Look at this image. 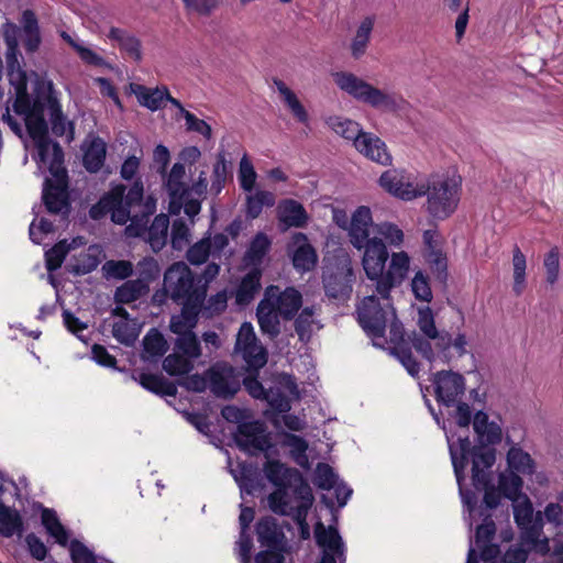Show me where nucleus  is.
I'll return each mask as SVG.
<instances>
[{
  "label": "nucleus",
  "instance_id": "nucleus-1",
  "mask_svg": "<svg viewBox=\"0 0 563 563\" xmlns=\"http://www.w3.org/2000/svg\"><path fill=\"white\" fill-rule=\"evenodd\" d=\"M441 427L445 432L461 500L464 509L470 515V527H472V516L477 503V496L475 492L464 488L463 482L468 461L470 459L472 460V450L479 448V445L472 446L468 434L456 435L446 429L444 422ZM473 429L482 448L490 449L489 445L498 444L501 441V427L495 421H489L488 415L482 410L477 411L473 417Z\"/></svg>",
  "mask_w": 563,
  "mask_h": 563
},
{
  "label": "nucleus",
  "instance_id": "nucleus-2",
  "mask_svg": "<svg viewBox=\"0 0 563 563\" xmlns=\"http://www.w3.org/2000/svg\"><path fill=\"white\" fill-rule=\"evenodd\" d=\"M417 327L418 330L412 331L408 339L415 351L428 362L449 363L468 353L466 333L459 332L452 336L449 331L438 329L430 307L418 308Z\"/></svg>",
  "mask_w": 563,
  "mask_h": 563
},
{
  "label": "nucleus",
  "instance_id": "nucleus-3",
  "mask_svg": "<svg viewBox=\"0 0 563 563\" xmlns=\"http://www.w3.org/2000/svg\"><path fill=\"white\" fill-rule=\"evenodd\" d=\"M12 109L15 114L22 117L26 129L36 122V119L45 120L48 113L52 132L56 136H66L68 142L74 140V123L63 114L58 100V92L49 79H37L32 96L25 89H18Z\"/></svg>",
  "mask_w": 563,
  "mask_h": 563
},
{
  "label": "nucleus",
  "instance_id": "nucleus-4",
  "mask_svg": "<svg viewBox=\"0 0 563 563\" xmlns=\"http://www.w3.org/2000/svg\"><path fill=\"white\" fill-rule=\"evenodd\" d=\"M200 156L201 152L197 146L183 148L179 153L181 163H175L164 179V187L169 197V211L174 214L184 209L189 218H194L201 211V202L208 191L206 172H200L197 180L188 185L185 168V164L194 165Z\"/></svg>",
  "mask_w": 563,
  "mask_h": 563
},
{
  "label": "nucleus",
  "instance_id": "nucleus-5",
  "mask_svg": "<svg viewBox=\"0 0 563 563\" xmlns=\"http://www.w3.org/2000/svg\"><path fill=\"white\" fill-rule=\"evenodd\" d=\"M135 207H142L143 216L153 214L156 210V200L147 197L144 200V186L142 179L136 178L126 192V187L118 184L111 187L96 205L89 214L92 219L99 220L106 214H111V220L117 224H125L128 221L137 223V213H132Z\"/></svg>",
  "mask_w": 563,
  "mask_h": 563
},
{
  "label": "nucleus",
  "instance_id": "nucleus-6",
  "mask_svg": "<svg viewBox=\"0 0 563 563\" xmlns=\"http://www.w3.org/2000/svg\"><path fill=\"white\" fill-rule=\"evenodd\" d=\"M373 227L372 212L368 207H358L351 219L349 230L350 241L357 250H364L362 257L363 269L366 277L374 282L386 267L389 258L386 244L377 236L371 238Z\"/></svg>",
  "mask_w": 563,
  "mask_h": 563
},
{
  "label": "nucleus",
  "instance_id": "nucleus-7",
  "mask_svg": "<svg viewBox=\"0 0 563 563\" xmlns=\"http://www.w3.org/2000/svg\"><path fill=\"white\" fill-rule=\"evenodd\" d=\"M357 320L362 329L373 340H383L387 323L390 322L391 340H402V324L396 317L390 294L376 292L366 296L357 306Z\"/></svg>",
  "mask_w": 563,
  "mask_h": 563
},
{
  "label": "nucleus",
  "instance_id": "nucleus-8",
  "mask_svg": "<svg viewBox=\"0 0 563 563\" xmlns=\"http://www.w3.org/2000/svg\"><path fill=\"white\" fill-rule=\"evenodd\" d=\"M333 80L341 91L373 109L395 113L405 108L401 95L375 87L351 71H336Z\"/></svg>",
  "mask_w": 563,
  "mask_h": 563
},
{
  "label": "nucleus",
  "instance_id": "nucleus-9",
  "mask_svg": "<svg viewBox=\"0 0 563 563\" xmlns=\"http://www.w3.org/2000/svg\"><path fill=\"white\" fill-rule=\"evenodd\" d=\"M418 191L427 196L426 210L437 220L451 217L461 200L462 177L455 173L434 175L426 184H420Z\"/></svg>",
  "mask_w": 563,
  "mask_h": 563
},
{
  "label": "nucleus",
  "instance_id": "nucleus-10",
  "mask_svg": "<svg viewBox=\"0 0 563 563\" xmlns=\"http://www.w3.org/2000/svg\"><path fill=\"white\" fill-rule=\"evenodd\" d=\"M263 470L268 482L276 487L267 497L272 511L302 498L306 492L312 493L297 468L288 467L278 460L267 461Z\"/></svg>",
  "mask_w": 563,
  "mask_h": 563
},
{
  "label": "nucleus",
  "instance_id": "nucleus-11",
  "mask_svg": "<svg viewBox=\"0 0 563 563\" xmlns=\"http://www.w3.org/2000/svg\"><path fill=\"white\" fill-rule=\"evenodd\" d=\"M514 517L520 529L522 544L542 555L551 552V563H563V542L555 543L551 551L549 539L541 538L543 529L541 512L534 516L532 505L528 499L514 506Z\"/></svg>",
  "mask_w": 563,
  "mask_h": 563
},
{
  "label": "nucleus",
  "instance_id": "nucleus-12",
  "mask_svg": "<svg viewBox=\"0 0 563 563\" xmlns=\"http://www.w3.org/2000/svg\"><path fill=\"white\" fill-rule=\"evenodd\" d=\"M163 289L177 305H203L206 300V284L184 262H176L165 271Z\"/></svg>",
  "mask_w": 563,
  "mask_h": 563
},
{
  "label": "nucleus",
  "instance_id": "nucleus-13",
  "mask_svg": "<svg viewBox=\"0 0 563 563\" xmlns=\"http://www.w3.org/2000/svg\"><path fill=\"white\" fill-rule=\"evenodd\" d=\"M355 275L351 256L339 251L324 260L322 267V285L325 295L338 301L350 299Z\"/></svg>",
  "mask_w": 563,
  "mask_h": 563
},
{
  "label": "nucleus",
  "instance_id": "nucleus-14",
  "mask_svg": "<svg viewBox=\"0 0 563 563\" xmlns=\"http://www.w3.org/2000/svg\"><path fill=\"white\" fill-rule=\"evenodd\" d=\"M496 461L495 450L475 448L472 450V484L477 492L484 490L483 506L479 511L492 514L500 503L501 492L492 482V467Z\"/></svg>",
  "mask_w": 563,
  "mask_h": 563
},
{
  "label": "nucleus",
  "instance_id": "nucleus-15",
  "mask_svg": "<svg viewBox=\"0 0 563 563\" xmlns=\"http://www.w3.org/2000/svg\"><path fill=\"white\" fill-rule=\"evenodd\" d=\"M30 137L34 141L36 147V161L38 164L47 166L52 176L57 183L65 185L67 172L64 164V153L57 142H53L48 136V125L46 121L36 119L30 129H26Z\"/></svg>",
  "mask_w": 563,
  "mask_h": 563
},
{
  "label": "nucleus",
  "instance_id": "nucleus-16",
  "mask_svg": "<svg viewBox=\"0 0 563 563\" xmlns=\"http://www.w3.org/2000/svg\"><path fill=\"white\" fill-rule=\"evenodd\" d=\"M132 213H137V223H133L128 227L129 231H134V235L142 236L151 246L153 252H159L167 243L169 218L167 214H157L150 227H146L148 217L151 214L143 216L142 207H135Z\"/></svg>",
  "mask_w": 563,
  "mask_h": 563
},
{
  "label": "nucleus",
  "instance_id": "nucleus-17",
  "mask_svg": "<svg viewBox=\"0 0 563 563\" xmlns=\"http://www.w3.org/2000/svg\"><path fill=\"white\" fill-rule=\"evenodd\" d=\"M210 391L218 398L230 399L241 387V373L224 362L213 364L206 372Z\"/></svg>",
  "mask_w": 563,
  "mask_h": 563
},
{
  "label": "nucleus",
  "instance_id": "nucleus-18",
  "mask_svg": "<svg viewBox=\"0 0 563 563\" xmlns=\"http://www.w3.org/2000/svg\"><path fill=\"white\" fill-rule=\"evenodd\" d=\"M314 540L321 550L317 563H345L346 545L334 526L325 527L321 521L316 522Z\"/></svg>",
  "mask_w": 563,
  "mask_h": 563
},
{
  "label": "nucleus",
  "instance_id": "nucleus-19",
  "mask_svg": "<svg viewBox=\"0 0 563 563\" xmlns=\"http://www.w3.org/2000/svg\"><path fill=\"white\" fill-rule=\"evenodd\" d=\"M234 351L240 354L247 367L258 371L267 363V352L260 343L251 322H243L236 334Z\"/></svg>",
  "mask_w": 563,
  "mask_h": 563
},
{
  "label": "nucleus",
  "instance_id": "nucleus-20",
  "mask_svg": "<svg viewBox=\"0 0 563 563\" xmlns=\"http://www.w3.org/2000/svg\"><path fill=\"white\" fill-rule=\"evenodd\" d=\"M411 258L405 251L394 252L389 257L387 267L374 280L375 291L384 295L400 286L408 277Z\"/></svg>",
  "mask_w": 563,
  "mask_h": 563
},
{
  "label": "nucleus",
  "instance_id": "nucleus-21",
  "mask_svg": "<svg viewBox=\"0 0 563 563\" xmlns=\"http://www.w3.org/2000/svg\"><path fill=\"white\" fill-rule=\"evenodd\" d=\"M432 385L435 400L445 407H453L465 393V378L453 371L437 372Z\"/></svg>",
  "mask_w": 563,
  "mask_h": 563
},
{
  "label": "nucleus",
  "instance_id": "nucleus-22",
  "mask_svg": "<svg viewBox=\"0 0 563 563\" xmlns=\"http://www.w3.org/2000/svg\"><path fill=\"white\" fill-rule=\"evenodd\" d=\"M234 441L240 450L251 455L266 452L272 446L264 424L257 420L240 423L234 433Z\"/></svg>",
  "mask_w": 563,
  "mask_h": 563
},
{
  "label": "nucleus",
  "instance_id": "nucleus-23",
  "mask_svg": "<svg viewBox=\"0 0 563 563\" xmlns=\"http://www.w3.org/2000/svg\"><path fill=\"white\" fill-rule=\"evenodd\" d=\"M287 252L291 257L295 269L299 273L311 272L318 264L317 251L302 232H296L291 235Z\"/></svg>",
  "mask_w": 563,
  "mask_h": 563
},
{
  "label": "nucleus",
  "instance_id": "nucleus-24",
  "mask_svg": "<svg viewBox=\"0 0 563 563\" xmlns=\"http://www.w3.org/2000/svg\"><path fill=\"white\" fill-rule=\"evenodd\" d=\"M264 299H268V302L274 305L275 309L285 320H291L302 303V296L297 289L287 287L282 291L275 285H271L265 289Z\"/></svg>",
  "mask_w": 563,
  "mask_h": 563
},
{
  "label": "nucleus",
  "instance_id": "nucleus-25",
  "mask_svg": "<svg viewBox=\"0 0 563 563\" xmlns=\"http://www.w3.org/2000/svg\"><path fill=\"white\" fill-rule=\"evenodd\" d=\"M379 185L387 192L405 201L421 197L422 191H418L420 184H413L406 175L397 169H388L379 177Z\"/></svg>",
  "mask_w": 563,
  "mask_h": 563
},
{
  "label": "nucleus",
  "instance_id": "nucleus-26",
  "mask_svg": "<svg viewBox=\"0 0 563 563\" xmlns=\"http://www.w3.org/2000/svg\"><path fill=\"white\" fill-rule=\"evenodd\" d=\"M257 541L263 548L286 551L287 540L283 528L274 517L261 518L255 527Z\"/></svg>",
  "mask_w": 563,
  "mask_h": 563
},
{
  "label": "nucleus",
  "instance_id": "nucleus-27",
  "mask_svg": "<svg viewBox=\"0 0 563 563\" xmlns=\"http://www.w3.org/2000/svg\"><path fill=\"white\" fill-rule=\"evenodd\" d=\"M314 497L312 493H307L306 496L295 500L294 503L286 505L274 511L280 516H288L297 523L300 536L302 539H308L310 536V528L307 522V517L310 508L312 507Z\"/></svg>",
  "mask_w": 563,
  "mask_h": 563
},
{
  "label": "nucleus",
  "instance_id": "nucleus-28",
  "mask_svg": "<svg viewBox=\"0 0 563 563\" xmlns=\"http://www.w3.org/2000/svg\"><path fill=\"white\" fill-rule=\"evenodd\" d=\"M277 218L282 230L305 228L309 221L305 207L295 199H285L279 202Z\"/></svg>",
  "mask_w": 563,
  "mask_h": 563
},
{
  "label": "nucleus",
  "instance_id": "nucleus-29",
  "mask_svg": "<svg viewBox=\"0 0 563 563\" xmlns=\"http://www.w3.org/2000/svg\"><path fill=\"white\" fill-rule=\"evenodd\" d=\"M530 551L534 550L522 544V541L520 540L519 545L510 548L504 556L500 558L499 545L490 544L483 549L481 559L483 563H526Z\"/></svg>",
  "mask_w": 563,
  "mask_h": 563
},
{
  "label": "nucleus",
  "instance_id": "nucleus-30",
  "mask_svg": "<svg viewBox=\"0 0 563 563\" xmlns=\"http://www.w3.org/2000/svg\"><path fill=\"white\" fill-rule=\"evenodd\" d=\"M355 148L368 159L380 165L386 166L391 163V155L385 142L371 132L361 135Z\"/></svg>",
  "mask_w": 563,
  "mask_h": 563
},
{
  "label": "nucleus",
  "instance_id": "nucleus-31",
  "mask_svg": "<svg viewBox=\"0 0 563 563\" xmlns=\"http://www.w3.org/2000/svg\"><path fill=\"white\" fill-rule=\"evenodd\" d=\"M112 313L120 318L112 325L113 338L121 344L132 346L140 334L136 322L130 319L128 311L122 307H115Z\"/></svg>",
  "mask_w": 563,
  "mask_h": 563
},
{
  "label": "nucleus",
  "instance_id": "nucleus-32",
  "mask_svg": "<svg viewBox=\"0 0 563 563\" xmlns=\"http://www.w3.org/2000/svg\"><path fill=\"white\" fill-rule=\"evenodd\" d=\"M107 37L119 47L121 53L135 62L142 60V43L140 38L131 32L112 26Z\"/></svg>",
  "mask_w": 563,
  "mask_h": 563
},
{
  "label": "nucleus",
  "instance_id": "nucleus-33",
  "mask_svg": "<svg viewBox=\"0 0 563 563\" xmlns=\"http://www.w3.org/2000/svg\"><path fill=\"white\" fill-rule=\"evenodd\" d=\"M256 317L260 329L263 334L275 339L280 333L279 312L275 309L274 305L268 302V299H262L256 309Z\"/></svg>",
  "mask_w": 563,
  "mask_h": 563
},
{
  "label": "nucleus",
  "instance_id": "nucleus-34",
  "mask_svg": "<svg viewBox=\"0 0 563 563\" xmlns=\"http://www.w3.org/2000/svg\"><path fill=\"white\" fill-rule=\"evenodd\" d=\"M180 306V313L173 316L169 324L170 331L177 336L187 332H194V328L197 325L198 316L203 305L183 303Z\"/></svg>",
  "mask_w": 563,
  "mask_h": 563
},
{
  "label": "nucleus",
  "instance_id": "nucleus-35",
  "mask_svg": "<svg viewBox=\"0 0 563 563\" xmlns=\"http://www.w3.org/2000/svg\"><path fill=\"white\" fill-rule=\"evenodd\" d=\"M42 199L49 213L58 214L68 212L69 205L65 188L53 185L49 179H46L44 183Z\"/></svg>",
  "mask_w": 563,
  "mask_h": 563
},
{
  "label": "nucleus",
  "instance_id": "nucleus-36",
  "mask_svg": "<svg viewBox=\"0 0 563 563\" xmlns=\"http://www.w3.org/2000/svg\"><path fill=\"white\" fill-rule=\"evenodd\" d=\"M22 40L27 53H34L41 45L38 21L32 10H24L21 18Z\"/></svg>",
  "mask_w": 563,
  "mask_h": 563
},
{
  "label": "nucleus",
  "instance_id": "nucleus-37",
  "mask_svg": "<svg viewBox=\"0 0 563 563\" xmlns=\"http://www.w3.org/2000/svg\"><path fill=\"white\" fill-rule=\"evenodd\" d=\"M273 82L279 92L284 104L288 108L294 118L298 122L307 125L309 123L308 112L296 93L283 80L278 78H274Z\"/></svg>",
  "mask_w": 563,
  "mask_h": 563
},
{
  "label": "nucleus",
  "instance_id": "nucleus-38",
  "mask_svg": "<svg viewBox=\"0 0 563 563\" xmlns=\"http://www.w3.org/2000/svg\"><path fill=\"white\" fill-rule=\"evenodd\" d=\"M374 24L375 20L373 16H366L358 24L350 44L351 55L354 59H360L366 54Z\"/></svg>",
  "mask_w": 563,
  "mask_h": 563
},
{
  "label": "nucleus",
  "instance_id": "nucleus-39",
  "mask_svg": "<svg viewBox=\"0 0 563 563\" xmlns=\"http://www.w3.org/2000/svg\"><path fill=\"white\" fill-rule=\"evenodd\" d=\"M261 276L262 272L260 268H252L242 278L235 291V300L239 305L246 306L255 298V295L261 289Z\"/></svg>",
  "mask_w": 563,
  "mask_h": 563
},
{
  "label": "nucleus",
  "instance_id": "nucleus-40",
  "mask_svg": "<svg viewBox=\"0 0 563 563\" xmlns=\"http://www.w3.org/2000/svg\"><path fill=\"white\" fill-rule=\"evenodd\" d=\"M325 123L333 132L344 137L345 140L352 141L354 147H356L361 135L365 133L356 121L347 118L333 115L329 117Z\"/></svg>",
  "mask_w": 563,
  "mask_h": 563
},
{
  "label": "nucleus",
  "instance_id": "nucleus-41",
  "mask_svg": "<svg viewBox=\"0 0 563 563\" xmlns=\"http://www.w3.org/2000/svg\"><path fill=\"white\" fill-rule=\"evenodd\" d=\"M131 89L140 104L151 111L159 110L167 96V87L147 88L143 85H132Z\"/></svg>",
  "mask_w": 563,
  "mask_h": 563
},
{
  "label": "nucleus",
  "instance_id": "nucleus-42",
  "mask_svg": "<svg viewBox=\"0 0 563 563\" xmlns=\"http://www.w3.org/2000/svg\"><path fill=\"white\" fill-rule=\"evenodd\" d=\"M272 242L268 236L258 232L251 241L245 254L244 263L246 266H253V268H260L264 257L271 249Z\"/></svg>",
  "mask_w": 563,
  "mask_h": 563
},
{
  "label": "nucleus",
  "instance_id": "nucleus-43",
  "mask_svg": "<svg viewBox=\"0 0 563 563\" xmlns=\"http://www.w3.org/2000/svg\"><path fill=\"white\" fill-rule=\"evenodd\" d=\"M23 531V520L19 511L0 501V534L4 538H11L14 534L21 537Z\"/></svg>",
  "mask_w": 563,
  "mask_h": 563
},
{
  "label": "nucleus",
  "instance_id": "nucleus-44",
  "mask_svg": "<svg viewBox=\"0 0 563 563\" xmlns=\"http://www.w3.org/2000/svg\"><path fill=\"white\" fill-rule=\"evenodd\" d=\"M231 474L240 487L241 495H252L257 487L256 467L247 462L238 463L236 467L231 470Z\"/></svg>",
  "mask_w": 563,
  "mask_h": 563
},
{
  "label": "nucleus",
  "instance_id": "nucleus-45",
  "mask_svg": "<svg viewBox=\"0 0 563 563\" xmlns=\"http://www.w3.org/2000/svg\"><path fill=\"white\" fill-rule=\"evenodd\" d=\"M107 145L100 137H95L84 152V166L89 173L99 172L106 161Z\"/></svg>",
  "mask_w": 563,
  "mask_h": 563
},
{
  "label": "nucleus",
  "instance_id": "nucleus-46",
  "mask_svg": "<svg viewBox=\"0 0 563 563\" xmlns=\"http://www.w3.org/2000/svg\"><path fill=\"white\" fill-rule=\"evenodd\" d=\"M322 325L316 319V310L313 307H306L301 310L295 320V330L301 342H308L316 330Z\"/></svg>",
  "mask_w": 563,
  "mask_h": 563
},
{
  "label": "nucleus",
  "instance_id": "nucleus-47",
  "mask_svg": "<svg viewBox=\"0 0 563 563\" xmlns=\"http://www.w3.org/2000/svg\"><path fill=\"white\" fill-rule=\"evenodd\" d=\"M135 380H137L144 389L155 395L175 396L177 394L176 386L158 375L142 373Z\"/></svg>",
  "mask_w": 563,
  "mask_h": 563
},
{
  "label": "nucleus",
  "instance_id": "nucleus-48",
  "mask_svg": "<svg viewBox=\"0 0 563 563\" xmlns=\"http://www.w3.org/2000/svg\"><path fill=\"white\" fill-rule=\"evenodd\" d=\"M100 254L101 250L99 246H89L75 258L71 272L76 275H86L93 272L100 264Z\"/></svg>",
  "mask_w": 563,
  "mask_h": 563
},
{
  "label": "nucleus",
  "instance_id": "nucleus-49",
  "mask_svg": "<svg viewBox=\"0 0 563 563\" xmlns=\"http://www.w3.org/2000/svg\"><path fill=\"white\" fill-rule=\"evenodd\" d=\"M507 464L510 471L516 473L532 474L534 471V463L530 454L517 445L509 449Z\"/></svg>",
  "mask_w": 563,
  "mask_h": 563
},
{
  "label": "nucleus",
  "instance_id": "nucleus-50",
  "mask_svg": "<svg viewBox=\"0 0 563 563\" xmlns=\"http://www.w3.org/2000/svg\"><path fill=\"white\" fill-rule=\"evenodd\" d=\"M42 523L48 534L52 536L58 544L63 547L68 544V532L60 523L55 510L44 508L42 511Z\"/></svg>",
  "mask_w": 563,
  "mask_h": 563
},
{
  "label": "nucleus",
  "instance_id": "nucleus-51",
  "mask_svg": "<svg viewBox=\"0 0 563 563\" xmlns=\"http://www.w3.org/2000/svg\"><path fill=\"white\" fill-rule=\"evenodd\" d=\"M192 358L183 353L176 352L169 354L163 361L164 371L170 376H183L190 373L194 368Z\"/></svg>",
  "mask_w": 563,
  "mask_h": 563
},
{
  "label": "nucleus",
  "instance_id": "nucleus-52",
  "mask_svg": "<svg viewBox=\"0 0 563 563\" xmlns=\"http://www.w3.org/2000/svg\"><path fill=\"white\" fill-rule=\"evenodd\" d=\"M147 291V285L142 279L128 280L117 288L114 298L120 303L137 300Z\"/></svg>",
  "mask_w": 563,
  "mask_h": 563
},
{
  "label": "nucleus",
  "instance_id": "nucleus-53",
  "mask_svg": "<svg viewBox=\"0 0 563 563\" xmlns=\"http://www.w3.org/2000/svg\"><path fill=\"white\" fill-rule=\"evenodd\" d=\"M167 351V342L157 329H151L143 339V352L147 358H157Z\"/></svg>",
  "mask_w": 563,
  "mask_h": 563
},
{
  "label": "nucleus",
  "instance_id": "nucleus-54",
  "mask_svg": "<svg viewBox=\"0 0 563 563\" xmlns=\"http://www.w3.org/2000/svg\"><path fill=\"white\" fill-rule=\"evenodd\" d=\"M514 286L512 290L520 296L526 287L527 260L518 245L512 250Z\"/></svg>",
  "mask_w": 563,
  "mask_h": 563
},
{
  "label": "nucleus",
  "instance_id": "nucleus-55",
  "mask_svg": "<svg viewBox=\"0 0 563 563\" xmlns=\"http://www.w3.org/2000/svg\"><path fill=\"white\" fill-rule=\"evenodd\" d=\"M282 445L289 448L291 457L300 465L308 462L307 450L308 442L300 435L294 433L284 432Z\"/></svg>",
  "mask_w": 563,
  "mask_h": 563
},
{
  "label": "nucleus",
  "instance_id": "nucleus-56",
  "mask_svg": "<svg viewBox=\"0 0 563 563\" xmlns=\"http://www.w3.org/2000/svg\"><path fill=\"white\" fill-rule=\"evenodd\" d=\"M479 516L483 518V522L476 528L475 542L482 552L485 547L493 544L492 540L496 534V525L492 514L479 511Z\"/></svg>",
  "mask_w": 563,
  "mask_h": 563
},
{
  "label": "nucleus",
  "instance_id": "nucleus-57",
  "mask_svg": "<svg viewBox=\"0 0 563 563\" xmlns=\"http://www.w3.org/2000/svg\"><path fill=\"white\" fill-rule=\"evenodd\" d=\"M18 29L15 25H12L10 29L4 32V42L7 44V67L10 74H13L15 69L20 70L19 64V43L16 38Z\"/></svg>",
  "mask_w": 563,
  "mask_h": 563
},
{
  "label": "nucleus",
  "instance_id": "nucleus-58",
  "mask_svg": "<svg viewBox=\"0 0 563 563\" xmlns=\"http://www.w3.org/2000/svg\"><path fill=\"white\" fill-rule=\"evenodd\" d=\"M374 230L376 234L386 240L391 247H400L405 240L404 231L391 222H382L373 224L371 230Z\"/></svg>",
  "mask_w": 563,
  "mask_h": 563
},
{
  "label": "nucleus",
  "instance_id": "nucleus-59",
  "mask_svg": "<svg viewBox=\"0 0 563 563\" xmlns=\"http://www.w3.org/2000/svg\"><path fill=\"white\" fill-rule=\"evenodd\" d=\"M176 352L183 353L192 360L201 355L200 342L195 332H187L175 340Z\"/></svg>",
  "mask_w": 563,
  "mask_h": 563
},
{
  "label": "nucleus",
  "instance_id": "nucleus-60",
  "mask_svg": "<svg viewBox=\"0 0 563 563\" xmlns=\"http://www.w3.org/2000/svg\"><path fill=\"white\" fill-rule=\"evenodd\" d=\"M228 175L227 159L223 153L217 155V161L213 165L210 191L218 196L224 188Z\"/></svg>",
  "mask_w": 563,
  "mask_h": 563
},
{
  "label": "nucleus",
  "instance_id": "nucleus-61",
  "mask_svg": "<svg viewBox=\"0 0 563 563\" xmlns=\"http://www.w3.org/2000/svg\"><path fill=\"white\" fill-rule=\"evenodd\" d=\"M209 256H212L210 236L202 238L196 242L186 253V258L192 265H201L206 263Z\"/></svg>",
  "mask_w": 563,
  "mask_h": 563
},
{
  "label": "nucleus",
  "instance_id": "nucleus-62",
  "mask_svg": "<svg viewBox=\"0 0 563 563\" xmlns=\"http://www.w3.org/2000/svg\"><path fill=\"white\" fill-rule=\"evenodd\" d=\"M522 484L518 473L510 471L507 474H500L498 488L505 497L515 499L520 494Z\"/></svg>",
  "mask_w": 563,
  "mask_h": 563
},
{
  "label": "nucleus",
  "instance_id": "nucleus-63",
  "mask_svg": "<svg viewBox=\"0 0 563 563\" xmlns=\"http://www.w3.org/2000/svg\"><path fill=\"white\" fill-rule=\"evenodd\" d=\"M103 275L107 279H125L133 273V265L129 261H107L102 266Z\"/></svg>",
  "mask_w": 563,
  "mask_h": 563
},
{
  "label": "nucleus",
  "instance_id": "nucleus-64",
  "mask_svg": "<svg viewBox=\"0 0 563 563\" xmlns=\"http://www.w3.org/2000/svg\"><path fill=\"white\" fill-rule=\"evenodd\" d=\"M338 482V475L333 468L327 463H318L314 471V485L324 490L332 489Z\"/></svg>",
  "mask_w": 563,
  "mask_h": 563
}]
</instances>
